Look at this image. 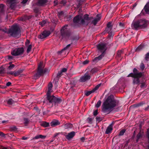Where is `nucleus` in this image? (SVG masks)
<instances>
[{"mask_svg": "<svg viewBox=\"0 0 149 149\" xmlns=\"http://www.w3.org/2000/svg\"><path fill=\"white\" fill-rule=\"evenodd\" d=\"M118 105V103L116 102L111 96L108 97L106 100L103 104V109L104 110H111L114 107L117 108Z\"/></svg>", "mask_w": 149, "mask_h": 149, "instance_id": "1", "label": "nucleus"}, {"mask_svg": "<svg viewBox=\"0 0 149 149\" xmlns=\"http://www.w3.org/2000/svg\"><path fill=\"white\" fill-rule=\"evenodd\" d=\"M148 21L145 19H140L137 21H134L132 24L133 29H137L139 28H144L147 26Z\"/></svg>", "mask_w": 149, "mask_h": 149, "instance_id": "2", "label": "nucleus"}, {"mask_svg": "<svg viewBox=\"0 0 149 149\" xmlns=\"http://www.w3.org/2000/svg\"><path fill=\"white\" fill-rule=\"evenodd\" d=\"M133 73H131L129 74L127 77H131L134 78L133 80V83L134 84H137L139 82V78L141 77L142 76L141 72H138L136 68L133 70Z\"/></svg>", "mask_w": 149, "mask_h": 149, "instance_id": "3", "label": "nucleus"}, {"mask_svg": "<svg viewBox=\"0 0 149 149\" xmlns=\"http://www.w3.org/2000/svg\"><path fill=\"white\" fill-rule=\"evenodd\" d=\"M10 35L13 37H17L20 34L19 29L17 27H15L10 31Z\"/></svg>", "mask_w": 149, "mask_h": 149, "instance_id": "4", "label": "nucleus"}, {"mask_svg": "<svg viewBox=\"0 0 149 149\" xmlns=\"http://www.w3.org/2000/svg\"><path fill=\"white\" fill-rule=\"evenodd\" d=\"M24 49L23 48H18L15 49L11 52L12 55L14 56L20 55L23 53Z\"/></svg>", "mask_w": 149, "mask_h": 149, "instance_id": "5", "label": "nucleus"}, {"mask_svg": "<svg viewBox=\"0 0 149 149\" xmlns=\"http://www.w3.org/2000/svg\"><path fill=\"white\" fill-rule=\"evenodd\" d=\"M90 78V76L88 74H86L84 75L81 77L80 81L81 82H84Z\"/></svg>", "mask_w": 149, "mask_h": 149, "instance_id": "6", "label": "nucleus"}, {"mask_svg": "<svg viewBox=\"0 0 149 149\" xmlns=\"http://www.w3.org/2000/svg\"><path fill=\"white\" fill-rule=\"evenodd\" d=\"M44 66L42 64V62H40L38 66V70L40 72L43 73L48 72L49 71V70H48L46 69H45L43 70H42V68Z\"/></svg>", "mask_w": 149, "mask_h": 149, "instance_id": "7", "label": "nucleus"}, {"mask_svg": "<svg viewBox=\"0 0 149 149\" xmlns=\"http://www.w3.org/2000/svg\"><path fill=\"white\" fill-rule=\"evenodd\" d=\"M50 34L49 31H45L39 36V38L41 39H42L49 36Z\"/></svg>", "mask_w": 149, "mask_h": 149, "instance_id": "8", "label": "nucleus"}, {"mask_svg": "<svg viewBox=\"0 0 149 149\" xmlns=\"http://www.w3.org/2000/svg\"><path fill=\"white\" fill-rule=\"evenodd\" d=\"M97 48L101 52L105 51L106 48L105 45L103 44H100L98 45Z\"/></svg>", "mask_w": 149, "mask_h": 149, "instance_id": "9", "label": "nucleus"}, {"mask_svg": "<svg viewBox=\"0 0 149 149\" xmlns=\"http://www.w3.org/2000/svg\"><path fill=\"white\" fill-rule=\"evenodd\" d=\"M50 94L49 95V96L50 97L49 99L48 98V95H47V99L49 101V102H57L58 99L57 98L55 97L54 96H50Z\"/></svg>", "mask_w": 149, "mask_h": 149, "instance_id": "10", "label": "nucleus"}, {"mask_svg": "<svg viewBox=\"0 0 149 149\" xmlns=\"http://www.w3.org/2000/svg\"><path fill=\"white\" fill-rule=\"evenodd\" d=\"M30 42L29 40H27L25 42V46L27 47V53L29 52L31 50L32 45H29Z\"/></svg>", "mask_w": 149, "mask_h": 149, "instance_id": "11", "label": "nucleus"}, {"mask_svg": "<svg viewBox=\"0 0 149 149\" xmlns=\"http://www.w3.org/2000/svg\"><path fill=\"white\" fill-rule=\"evenodd\" d=\"M149 10V4L148 3H147L143 9L141 11L142 13H144L145 12L146 13H148Z\"/></svg>", "mask_w": 149, "mask_h": 149, "instance_id": "12", "label": "nucleus"}, {"mask_svg": "<svg viewBox=\"0 0 149 149\" xmlns=\"http://www.w3.org/2000/svg\"><path fill=\"white\" fill-rule=\"evenodd\" d=\"M81 17L82 16L81 15L76 16L74 18V22L75 23H79Z\"/></svg>", "mask_w": 149, "mask_h": 149, "instance_id": "13", "label": "nucleus"}, {"mask_svg": "<svg viewBox=\"0 0 149 149\" xmlns=\"http://www.w3.org/2000/svg\"><path fill=\"white\" fill-rule=\"evenodd\" d=\"M60 124V123L57 120H54L50 123V125L52 127L58 125Z\"/></svg>", "mask_w": 149, "mask_h": 149, "instance_id": "14", "label": "nucleus"}, {"mask_svg": "<svg viewBox=\"0 0 149 149\" xmlns=\"http://www.w3.org/2000/svg\"><path fill=\"white\" fill-rule=\"evenodd\" d=\"M52 83H49L48 85V91L47 93V95H48V97L49 99H50V97L49 96V95L52 92Z\"/></svg>", "mask_w": 149, "mask_h": 149, "instance_id": "15", "label": "nucleus"}, {"mask_svg": "<svg viewBox=\"0 0 149 149\" xmlns=\"http://www.w3.org/2000/svg\"><path fill=\"white\" fill-rule=\"evenodd\" d=\"M75 135L74 132H72L69 133L66 136V137L68 139H70L72 138Z\"/></svg>", "mask_w": 149, "mask_h": 149, "instance_id": "16", "label": "nucleus"}, {"mask_svg": "<svg viewBox=\"0 0 149 149\" xmlns=\"http://www.w3.org/2000/svg\"><path fill=\"white\" fill-rule=\"evenodd\" d=\"M112 130V124L110 125L107 127L105 133L107 134H108L110 133Z\"/></svg>", "mask_w": 149, "mask_h": 149, "instance_id": "17", "label": "nucleus"}, {"mask_svg": "<svg viewBox=\"0 0 149 149\" xmlns=\"http://www.w3.org/2000/svg\"><path fill=\"white\" fill-rule=\"evenodd\" d=\"M149 60V53H147L145 56L144 60V62H147Z\"/></svg>", "mask_w": 149, "mask_h": 149, "instance_id": "18", "label": "nucleus"}, {"mask_svg": "<svg viewBox=\"0 0 149 149\" xmlns=\"http://www.w3.org/2000/svg\"><path fill=\"white\" fill-rule=\"evenodd\" d=\"M65 129H68L71 128L72 127V125L70 123H67L63 125Z\"/></svg>", "mask_w": 149, "mask_h": 149, "instance_id": "19", "label": "nucleus"}, {"mask_svg": "<svg viewBox=\"0 0 149 149\" xmlns=\"http://www.w3.org/2000/svg\"><path fill=\"white\" fill-rule=\"evenodd\" d=\"M47 2V0H39L38 4L39 5H42Z\"/></svg>", "mask_w": 149, "mask_h": 149, "instance_id": "20", "label": "nucleus"}, {"mask_svg": "<svg viewBox=\"0 0 149 149\" xmlns=\"http://www.w3.org/2000/svg\"><path fill=\"white\" fill-rule=\"evenodd\" d=\"M46 136H43L41 135H39L36 136L35 137V139H38L39 138L44 139L45 138Z\"/></svg>", "mask_w": 149, "mask_h": 149, "instance_id": "21", "label": "nucleus"}, {"mask_svg": "<svg viewBox=\"0 0 149 149\" xmlns=\"http://www.w3.org/2000/svg\"><path fill=\"white\" fill-rule=\"evenodd\" d=\"M143 46L140 45L136 48V52H139L141 50L143 49Z\"/></svg>", "mask_w": 149, "mask_h": 149, "instance_id": "22", "label": "nucleus"}, {"mask_svg": "<svg viewBox=\"0 0 149 149\" xmlns=\"http://www.w3.org/2000/svg\"><path fill=\"white\" fill-rule=\"evenodd\" d=\"M94 92V90H92L91 91L87 92L85 94L86 96H88L92 93Z\"/></svg>", "mask_w": 149, "mask_h": 149, "instance_id": "23", "label": "nucleus"}, {"mask_svg": "<svg viewBox=\"0 0 149 149\" xmlns=\"http://www.w3.org/2000/svg\"><path fill=\"white\" fill-rule=\"evenodd\" d=\"M104 56L103 54H102L100 56L98 57H96L95 58V60L97 61V60H99L101 59Z\"/></svg>", "mask_w": 149, "mask_h": 149, "instance_id": "24", "label": "nucleus"}, {"mask_svg": "<svg viewBox=\"0 0 149 149\" xmlns=\"http://www.w3.org/2000/svg\"><path fill=\"white\" fill-rule=\"evenodd\" d=\"M65 27L64 26L61 29V33L62 34V35H63V33L65 32Z\"/></svg>", "mask_w": 149, "mask_h": 149, "instance_id": "25", "label": "nucleus"}, {"mask_svg": "<svg viewBox=\"0 0 149 149\" xmlns=\"http://www.w3.org/2000/svg\"><path fill=\"white\" fill-rule=\"evenodd\" d=\"M125 131V130L123 129L120 131L119 134V135L122 136L123 135Z\"/></svg>", "mask_w": 149, "mask_h": 149, "instance_id": "26", "label": "nucleus"}, {"mask_svg": "<svg viewBox=\"0 0 149 149\" xmlns=\"http://www.w3.org/2000/svg\"><path fill=\"white\" fill-rule=\"evenodd\" d=\"M16 0H8V2L10 4H12L15 2Z\"/></svg>", "mask_w": 149, "mask_h": 149, "instance_id": "27", "label": "nucleus"}, {"mask_svg": "<svg viewBox=\"0 0 149 149\" xmlns=\"http://www.w3.org/2000/svg\"><path fill=\"white\" fill-rule=\"evenodd\" d=\"M89 19L88 15H85L84 16V20H88Z\"/></svg>", "mask_w": 149, "mask_h": 149, "instance_id": "28", "label": "nucleus"}, {"mask_svg": "<svg viewBox=\"0 0 149 149\" xmlns=\"http://www.w3.org/2000/svg\"><path fill=\"white\" fill-rule=\"evenodd\" d=\"M10 65L8 67V68L9 70H11L14 67L15 65L13 64H11L10 63Z\"/></svg>", "mask_w": 149, "mask_h": 149, "instance_id": "29", "label": "nucleus"}, {"mask_svg": "<svg viewBox=\"0 0 149 149\" xmlns=\"http://www.w3.org/2000/svg\"><path fill=\"white\" fill-rule=\"evenodd\" d=\"M101 104V102L100 101H99L96 104V107L97 108L99 107Z\"/></svg>", "mask_w": 149, "mask_h": 149, "instance_id": "30", "label": "nucleus"}, {"mask_svg": "<svg viewBox=\"0 0 149 149\" xmlns=\"http://www.w3.org/2000/svg\"><path fill=\"white\" fill-rule=\"evenodd\" d=\"M100 86V84H98L93 89V90H94V92L98 89Z\"/></svg>", "mask_w": 149, "mask_h": 149, "instance_id": "31", "label": "nucleus"}, {"mask_svg": "<svg viewBox=\"0 0 149 149\" xmlns=\"http://www.w3.org/2000/svg\"><path fill=\"white\" fill-rule=\"evenodd\" d=\"M46 22L45 21H42V22L39 23V24L42 26H43L46 23Z\"/></svg>", "mask_w": 149, "mask_h": 149, "instance_id": "32", "label": "nucleus"}, {"mask_svg": "<svg viewBox=\"0 0 149 149\" xmlns=\"http://www.w3.org/2000/svg\"><path fill=\"white\" fill-rule=\"evenodd\" d=\"M4 7V5L3 4H1L0 5V11L3 10Z\"/></svg>", "mask_w": 149, "mask_h": 149, "instance_id": "33", "label": "nucleus"}, {"mask_svg": "<svg viewBox=\"0 0 149 149\" xmlns=\"http://www.w3.org/2000/svg\"><path fill=\"white\" fill-rule=\"evenodd\" d=\"M13 102V100L12 99H9L8 101V103L9 104H11Z\"/></svg>", "mask_w": 149, "mask_h": 149, "instance_id": "34", "label": "nucleus"}, {"mask_svg": "<svg viewBox=\"0 0 149 149\" xmlns=\"http://www.w3.org/2000/svg\"><path fill=\"white\" fill-rule=\"evenodd\" d=\"M98 21L97 20V19H94L93 21V24H94V25H95L97 22Z\"/></svg>", "mask_w": 149, "mask_h": 149, "instance_id": "35", "label": "nucleus"}, {"mask_svg": "<svg viewBox=\"0 0 149 149\" xmlns=\"http://www.w3.org/2000/svg\"><path fill=\"white\" fill-rule=\"evenodd\" d=\"M43 125L44 127H47L49 126V124L47 123H43Z\"/></svg>", "mask_w": 149, "mask_h": 149, "instance_id": "36", "label": "nucleus"}, {"mask_svg": "<svg viewBox=\"0 0 149 149\" xmlns=\"http://www.w3.org/2000/svg\"><path fill=\"white\" fill-rule=\"evenodd\" d=\"M24 123L25 124H27L29 123V121L27 119L25 118L24 119Z\"/></svg>", "mask_w": 149, "mask_h": 149, "instance_id": "37", "label": "nucleus"}, {"mask_svg": "<svg viewBox=\"0 0 149 149\" xmlns=\"http://www.w3.org/2000/svg\"><path fill=\"white\" fill-rule=\"evenodd\" d=\"M111 26V22H109L107 25V27L108 28H110Z\"/></svg>", "mask_w": 149, "mask_h": 149, "instance_id": "38", "label": "nucleus"}, {"mask_svg": "<svg viewBox=\"0 0 149 149\" xmlns=\"http://www.w3.org/2000/svg\"><path fill=\"white\" fill-rule=\"evenodd\" d=\"M144 65L143 64V63H142L141 65V66H140V68H141L142 69V70H143L144 69Z\"/></svg>", "mask_w": 149, "mask_h": 149, "instance_id": "39", "label": "nucleus"}, {"mask_svg": "<svg viewBox=\"0 0 149 149\" xmlns=\"http://www.w3.org/2000/svg\"><path fill=\"white\" fill-rule=\"evenodd\" d=\"M88 62V61L86 60L83 62V64L84 65H85L87 64Z\"/></svg>", "mask_w": 149, "mask_h": 149, "instance_id": "40", "label": "nucleus"}, {"mask_svg": "<svg viewBox=\"0 0 149 149\" xmlns=\"http://www.w3.org/2000/svg\"><path fill=\"white\" fill-rule=\"evenodd\" d=\"M97 18L96 19H97L98 21L100 19V15H97Z\"/></svg>", "mask_w": 149, "mask_h": 149, "instance_id": "41", "label": "nucleus"}, {"mask_svg": "<svg viewBox=\"0 0 149 149\" xmlns=\"http://www.w3.org/2000/svg\"><path fill=\"white\" fill-rule=\"evenodd\" d=\"M67 71V69L65 68H63L61 70V72H65Z\"/></svg>", "mask_w": 149, "mask_h": 149, "instance_id": "42", "label": "nucleus"}, {"mask_svg": "<svg viewBox=\"0 0 149 149\" xmlns=\"http://www.w3.org/2000/svg\"><path fill=\"white\" fill-rule=\"evenodd\" d=\"M70 44H69V45H68L65 47V48H64L63 49V50L62 51H63V50H66V49L68 48V47H70Z\"/></svg>", "mask_w": 149, "mask_h": 149, "instance_id": "43", "label": "nucleus"}, {"mask_svg": "<svg viewBox=\"0 0 149 149\" xmlns=\"http://www.w3.org/2000/svg\"><path fill=\"white\" fill-rule=\"evenodd\" d=\"M94 116H96L97 114V111L96 110L94 112Z\"/></svg>", "mask_w": 149, "mask_h": 149, "instance_id": "44", "label": "nucleus"}, {"mask_svg": "<svg viewBox=\"0 0 149 149\" xmlns=\"http://www.w3.org/2000/svg\"><path fill=\"white\" fill-rule=\"evenodd\" d=\"M28 0H23V1L22 2V3L24 4L25 3L27 2Z\"/></svg>", "mask_w": 149, "mask_h": 149, "instance_id": "45", "label": "nucleus"}, {"mask_svg": "<svg viewBox=\"0 0 149 149\" xmlns=\"http://www.w3.org/2000/svg\"><path fill=\"white\" fill-rule=\"evenodd\" d=\"M11 84V82H8L6 84V86H9Z\"/></svg>", "mask_w": 149, "mask_h": 149, "instance_id": "46", "label": "nucleus"}, {"mask_svg": "<svg viewBox=\"0 0 149 149\" xmlns=\"http://www.w3.org/2000/svg\"><path fill=\"white\" fill-rule=\"evenodd\" d=\"M141 136V134L140 133H139L137 136V137L138 139H139L140 138V136Z\"/></svg>", "mask_w": 149, "mask_h": 149, "instance_id": "47", "label": "nucleus"}, {"mask_svg": "<svg viewBox=\"0 0 149 149\" xmlns=\"http://www.w3.org/2000/svg\"><path fill=\"white\" fill-rule=\"evenodd\" d=\"M92 120V119L91 118H88V120L89 123H90V122H91V121Z\"/></svg>", "mask_w": 149, "mask_h": 149, "instance_id": "48", "label": "nucleus"}, {"mask_svg": "<svg viewBox=\"0 0 149 149\" xmlns=\"http://www.w3.org/2000/svg\"><path fill=\"white\" fill-rule=\"evenodd\" d=\"M0 136H4V134L3 133L0 132Z\"/></svg>", "mask_w": 149, "mask_h": 149, "instance_id": "49", "label": "nucleus"}, {"mask_svg": "<svg viewBox=\"0 0 149 149\" xmlns=\"http://www.w3.org/2000/svg\"><path fill=\"white\" fill-rule=\"evenodd\" d=\"M0 149H7L6 148L4 147L3 146L0 147Z\"/></svg>", "mask_w": 149, "mask_h": 149, "instance_id": "50", "label": "nucleus"}, {"mask_svg": "<svg viewBox=\"0 0 149 149\" xmlns=\"http://www.w3.org/2000/svg\"><path fill=\"white\" fill-rule=\"evenodd\" d=\"M119 25L120 26H121V27H123V24L121 23H119Z\"/></svg>", "mask_w": 149, "mask_h": 149, "instance_id": "51", "label": "nucleus"}, {"mask_svg": "<svg viewBox=\"0 0 149 149\" xmlns=\"http://www.w3.org/2000/svg\"><path fill=\"white\" fill-rule=\"evenodd\" d=\"M84 22V20L82 19L81 21L80 22V23L81 24H83Z\"/></svg>", "mask_w": 149, "mask_h": 149, "instance_id": "52", "label": "nucleus"}, {"mask_svg": "<svg viewBox=\"0 0 149 149\" xmlns=\"http://www.w3.org/2000/svg\"><path fill=\"white\" fill-rule=\"evenodd\" d=\"M27 139V138L25 137H23L22 138V139L24 140H26Z\"/></svg>", "mask_w": 149, "mask_h": 149, "instance_id": "53", "label": "nucleus"}, {"mask_svg": "<svg viewBox=\"0 0 149 149\" xmlns=\"http://www.w3.org/2000/svg\"><path fill=\"white\" fill-rule=\"evenodd\" d=\"M57 0H55V1H54V3L56 5L57 4V2H56V1Z\"/></svg>", "mask_w": 149, "mask_h": 149, "instance_id": "54", "label": "nucleus"}, {"mask_svg": "<svg viewBox=\"0 0 149 149\" xmlns=\"http://www.w3.org/2000/svg\"><path fill=\"white\" fill-rule=\"evenodd\" d=\"M8 57L9 59H11V58H11V56H8Z\"/></svg>", "mask_w": 149, "mask_h": 149, "instance_id": "55", "label": "nucleus"}, {"mask_svg": "<svg viewBox=\"0 0 149 149\" xmlns=\"http://www.w3.org/2000/svg\"><path fill=\"white\" fill-rule=\"evenodd\" d=\"M81 140L82 141H84V138H81Z\"/></svg>", "mask_w": 149, "mask_h": 149, "instance_id": "56", "label": "nucleus"}, {"mask_svg": "<svg viewBox=\"0 0 149 149\" xmlns=\"http://www.w3.org/2000/svg\"><path fill=\"white\" fill-rule=\"evenodd\" d=\"M141 105L140 104H139V106H140Z\"/></svg>", "mask_w": 149, "mask_h": 149, "instance_id": "57", "label": "nucleus"}]
</instances>
